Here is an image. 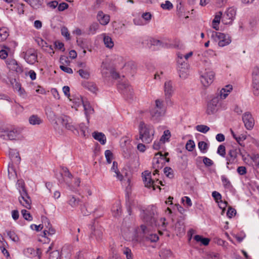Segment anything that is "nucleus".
Instances as JSON below:
<instances>
[{
	"label": "nucleus",
	"mask_w": 259,
	"mask_h": 259,
	"mask_svg": "<svg viewBox=\"0 0 259 259\" xmlns=\"http://www.w3.org/2000/svg\"><path fill=\"white\" fill-rule=\"evenodd\" d=\"M78 101L76 102V104L77 106H79L80 105L82 104L84 110L85 111V114L87 113H92L94 111L93 108H92L90 104L88 101H85L83 100V98L80 97V99H78Z\"/></svg>",
	"instance_id": "4468645a"
},
{
	"label": "nucleus",
	"mask_w": 259,
	"mask_h": 259,
	"mask_svg": "<svg viewBox=\"0 0 259 259\" xmlns=\"http://www.w3.org/2000/svg\"><path fill=\"white\" fill-rule=\"evenodd\" d=\"M194 240L197 242H200L202 245L206 246L209 242L210 239L208 238H204L201 235H196L194 237Z\"/></svg>",
	"instance_id": "c756f323"
},
{
	"label": "nucleus",
	"mask_w": 259,
	"mask_h": 259,
	"mask_svg": "<svg viewBox=\"0 0 259 259\" xmlns=\"http://www.w3.org/2000/svg\"><path fill=\"white\" fill-rule=\"evenodd\" d=\"M212 36L215 37L218 40V45L223 47L228 45L231 42V37L228 34H225L221 32H213Z\"/></svg>",
	"instance_id": "39448f33"
},
{
	"label": "nucleus",
	"mask_w": 259,
	"mask_h": 259,
	"mask_svg": "<svg viewBox=\"0 0 259 259\" xmlns=\"http://www.w3.org/2000/svg\"><path fill=\"white\" fill-rule=\"evenodd\" d=\"M77 43L78 46H79L82 49H88V45H87V44L84 41V40L82 39H77Z\"/></svg>",
	"instance_id": "774afa93"
},
{
	"label": "nucleus",
	"mask_w": 259,
	"mask_h": 259,
	"mask_svg": "<svg viewBox=\"0 0 259 259\" xmlns=\"http://www.w3.org/2000/svg\"><path fill=\"white\" fill-rule=\"evenodd\" d=\"M174 90L172 83L170 81H166L164 83V93L166 96L165 100L167 103L169 100V97L172 95Z\"/></svg>",
	"instance_id": "dca6fc26"
},
{
	"label": "nucleus",
	"mask_w": 259,
	"mask_h": 259,
	"mask_svg": "<svg viewBox=\"0 0 259 259\" xmlns=\"http://www.w3.org/2000/svg\"><path fill=\"white\" fill-rule=\"evenodd\" d=\"M178 64L180 68V77L181 78H186L187 75L189 65L188 61H186L183 58L182 54L178 55Z\"/></svg>",
	"instance_id": "20e7f679"
},
{
	"label": "nucleus",
	"mask_w": 259,
	"mask_h": 259,
	"mask_svg": "<svg viewBox=\"0 0 259 259\" xmlns=\"http://www.w3.org/2000/svg\"><path fill=\"white\" fill-rule=\"evenodd\" d=\"M10 158L12 160H15L16 162L19 163L20 161L21 158L19 153L14 149H10L9 150Z\"/></svg>",
	"instance_id": "5701e85b"
},
{
	"label": "nucleus",
	"mask_w": 259,
	"mask_h": 259,
	"mask_svg": "<svg viewBox=\"0 0 259 259\" xmlns=\"http://www.w3.org/2000/svg\"><path fill=\"white\" fill-rule=\"evenodd\" d=\"M62 172H60V175H61V177H62L63 175H64V176L65 177H66L69 179H71L72 178V174L69 172V171L67 168L63 167L62 168ZM58 179L59 182L60 183H62L65 182V180L63 178H62L61 179H59V178H58Z\"/></svg>",
	"instance_id": "c85d7f7f"
},
{
	"label": "nucleus",
	"mask_w": 259,
	"mask_h": 259,
	"mask_svg": "<svg viewBox=\"0 0 259 259\" xmlns=\"http://www.w3.org/2000/svg\"><path fill=\"white\" fill-rule=\"evenodd\" d=\"M97 18L99 21L100 23L102 25H107L110 20L109 16L105 15L102 11L98 12Z\"/></svg>",
	"instance_id": "f3484780"
},
{
	"label": "nucleus",
	"mask_w": 259,
	"mask_h": 259,
	"mask_svg": "<svg viewBox=\"0 0 259 259\" xmlns=\"http://www.w3.org/2000/svg\"><path fill=\"white\" fill-rule=\"evenodd\" d=\"M233 89L232 86L231 85H227L225 87V88H223L220 93L219 97L221 99H225L228 95L229 93H230Z\"/></svg>",
	"instance_id": "4be33fe9"
},
{
	"label": "nucleus",
	"mask_w": 259,
	"mask_h": 259,
	"mask_svg": "<svg viewBox=\"0 0 259 259\" xmlns=\"http://www.w3.org/2000/svg\"><path fill=\"white\" fill-rule=\"evenodd\" d=\"M89 70V68H87L85 70L81 69H79L77 72L81 77L84 79H89L90 76Z\"/></svg>",
	"instance_id": "72a5a7b5"
},
{
	"label": "nucleus",
	"mask_w": 259,
	"mask_h": 259,
	"mask_svg": "<svg viewBox=\"0 0 259 259\" xmlns=\"http://www.w3.org/2000/svg\"><path fill=\"white\" fill-rule=\"evenodd\" d=\"M212 196L218 203H219V200H220L221 201L222 199L221 194L217 191H213L212 193Z\"/></svg>",
	"instance_id": "338daca9"
},
{
	"label": "nucleus",
	"mask_w": 259,
	"mask_h": 259,
	"mask_svg": "<svg viewBox=\"0 0 259 259\" xmlns=\"http://www.w3.org/2000/svg\"><path fill=\"white\" fill-rule=\"evenodd\" d=\"M99 25L97 22L93 23L88 29V34H94L99 29Z\"/></svg>",
	"instance_id": "c9c22d12"
},
{
	"label": "nucleus",
	"mask_w": 259,
	"mask_h": 259,
	"mask_svg": "<svg viewBox=\"0 0 259 259\" xmlns=\"http://www.w3.org/2000/svg\"><path fill=\"white\" fill-rule=\"evenodd\" d=\"M141 215L145 225H141L140 228L144 235L149 232L150 229L148 227L152 229L159 227L160 225L161 229H164L166 227V224L164 222L165 219L161 218L158 219V215L155 213L153 209L143 210Z\"/></svg>",
	"instance_id": "f257e3e1"
},
{
	"label": "nucleus",
	"mask_w": 259,
	"mask_h": 259,
	"mask_svg": "<svg viewBox=\"0 0 259 259\" xmlns=\"http://www.w3.org/2000/svg\"><path fill=\"white\" fill-rule=\"evenodd\" d=\"M198 148L202 153H205L208 148L207 144L204 141H200L198 144Z\"/></svg>",
	"instance_id": "49530a36"
},
{
	"label": "nucleus",
	"mask_w": 259,
	"mask_h": 259,
	"mask_svg": "<svg viewBox=\"0 0 259 259\" xmlns=\"http://www.w3.org/2000/svg\"><path fill=\"white\" fill-rule=\"evenodd\" d=\"M21 55L28 64H34L37 62V55L33 49H30L26 52H23L21 53Z\"/></svg>",
	"instance_id": "423d86ee"
},
{
	"label": "nucleus",
	"mask_w": 259,
	"mask_h": 259,
	"mask_svg": "<svg viewBox=\"0 0 259 259\" xmlns=\"http://www.w3.org/2000/svg\"><path fill=\"white\" fill-rule=\"evenodd\" d=\"M161 7L163 9L169 10L172 8L173 6L171 2L166 1L165 4H162L161 5Z\"/></svg>",
	"instance_id": "680f3d73"
},
{
	"label": "nucleus",
	"mask_w": 259,
	"mask_h": 259,
	"mask_svg": "<svg viewBox=\"0 0 259 259\" xmlns=\"http://www.w3.org/2000/svg\"><path fill=\"white\" fill-rule=\"evenodd\" d=\"M80 210L82 214L84 216L89 215L92 211L91 210H88V206L86 204L83 205H81Z\"/></svg>",
	"instance_id": "603ef678"
},
{
	"label": "nucleus",
	"mask_w": 259,
	"mask_h": 259,
	"mask_svg": "<svg viewBox=\"0 0 259 259\" xmlns=\"http://www.w3.org/2000/svg\"><path fill=\"white\" fill-rule=\"evenodd\" d=\"M84 87L88 90L90 91L93 93H96L97 91V87L96 84L93 82H88L84 84Z\"/></svg>",
	"instance_id": "e433bc0d"
},
{
	"label": "nucleus",
	"mask_w": 259,
	"mask_h": 259,
	"mask_svg": "<svg viewBox=\"0 0 259 259\" xmlns=\"http://www.w3.org/2000/svg\"><path fill=\"white\" fill-rule=\"evenodd\" d=\"M162 156H163V154L160 152H158L155 154V157L154 158V160H156L155 163H153V167L154 168H157V167L158 168L159 167L158 166H156V164H159V163L158 158H161V157H162Z\"/></svg>",
	"instance_id": "052dcab7"
},
{
	"label": "nucleus",
	"mask_w": 259,
	"mask_h": 259,
	"mask_svg": "<svg viewBox=\"0 0 259 259\" xmlns=\"http://www.w3.org/2000/svg\"><path fill=\"white\" fill-rule=\"evenodd\" d=\"M17 187L20 194H22L23 191H27L25 188L24 182L22 180H17Z\"/></svg>",
	"instance_id": "4c0bfd02"
},
{
	"label": "nucleus",
	"mask_w": 259,
	"mask_h": 259,
	"mask_svg": "<svg viewBox=\"0 0 259 259\" xmlns=\"http://www.w3.org/2000/svg\"><path fill=\"white\" fill-rule=\"evenodd\" d=\"M7 235L14 242L19 241V237L14 231H8Z\"/></svg>",
	"instance_id": "8fccbe9b"
},
{
	"label": "nucleus",
	"mask_w": 259,
	"mask_h": 259,
	"mask_svg": "<svg viewBox=\"0 0 259 259\" xmlns=\"http://www.w3.org/2000/svg\"><path fill=\"white\" fill-rule=\"evenodd\" d=\"M120 88L123 90L122 93L127 100L131 99L133 98V89L131 86L128 84L123 83L120 85Z\"/></svg>",
	"instance_id": "2eb2a0df"
},
{
	"label": "nucleus",
	"mask_w": 259,
	"mask_h": 259,
	"mask_svg": "<svg viewBox=\"0 0 259 259\" xmlns=\"http://www.w3.org/2000/svg\"><path fill=\"white\" fill-rule=\"evenodd\" d=\"M143 181L145 187L148 188L152 187L153 190L155 189V185L154 184V182L151 178L150 173H148L147 176H144Z\"/></svg>",
	"instance_id": "412c9836"
},
{
	"label": "nucleus",
	"mask_w": 259,
	"mask_h": 259,
	"mask_svg": "<svg viewBox=\"0 0 259 259\" xmlns=\"http://www.w3.org/2000/svg\"><path fill=\"white\" fill-rule=\"evenodd\" d=\"M60 62L62 65L65 66V65H69L70 64V61L68 60V58L65 56H62L60 58Z\"/></svg>",
	"instance_id": "0e129e2a"
},
{
	"label": "nucleus",
	"mask_w": 259,
	"mask_h": 259,
	"mask_svg": "<svg viewBox=\"0 0 259 259\" xmlns=\"http://www.w3.org/2000/svg\"><path fill=\"white\" fill-rule=\"evenodd\" d=\"M121 206L119 203H116L112 208V215L114 217H118L121 213Z\"/></svg>",
	"instance_id": "f704fd0d"
},
{
	"label": "nucleus",
	"mask_w": 259,
	"mask_h": 259,
	"mask_svg": "<svg viewBox=\"0 0 259 259\" xmlns=\"http://www.w3.org/2000/svg\"><path fill=\"white\" fill-rule=\"evenodd\" d=\"M147 240H150L151 242H156L158 239L159 237L156 234H150L145 236Z\"/></svg>",
	"instance_id": "864d4df0"
},
{
	"label": "nucleus",
	"mask_w": 259,
	"mask_h": 259,
	"mask_svg": "<svg viewBox=\"0 0 259 259\" xmlns=\"http://www.w3.org/2000/svg\"><path fill=\"white\" fill-rule=\"evenodd\" d=\"M196 129L198 132L202 133H206L209 130V127L205 125L200 124L196 126Z\"/></svg>",
	"instance_id": "79ce46f5"
},
{
	"label": "nucleus",
	"mask_w": 259,
	"mask_h": 259,
	"mask_svg": "<svg viewBox=\"0 0 259 259\" xmlns=\"http://www.w3.org/2000/svg\"><path fill=\"white\" fill-rule=\"evenodd\" d=\"M58 120L60 121L64 126H65L69 122L70 118L67 116L63 115L59 117Z\"/></svg>",
	"instance_id": "37998d69"
},
{
	"label": "nucleus",
	"mask_w": 259,
	"mask_h": 259,
	"mask_svg": "<svg viewBox=\"0 0 259 259\" xmlns=\"http://www.w3.org/2000/svg\"><path fill=\"white\" fill-rule=\"evenodd\" d=\"M221 180L222 181L223 185L225 188L230 189L232 187L230 181L229 180L228 178L226 177V176H222Z\"/></svg>",
	"instance_id": "ea45409f"
},
{
	"label": "nucleus",
	"mask_w": 259,
	"mask_h": 259,
	"mask_svg": "<svg viewBox=\"0 0 259 259\" xmlns=\"http://www.w3.org/2000/svg\"><path fill=\"white\" fill-rule=\"evenodd\" d=\"M101 71L102 76L104 77H107L109 76L110 71H112V68L108 63L103 62L101 66Z\"/></svg>",
	"instance_id": "a211bd4d"
},
{
	"label": "nucleus",
	"mask_w": 259,
	"mask_h": 259,
	"mask_svg": "<svg viewBox=\"0 0 259 259\" xmlns=\"http://www.w3.org/2000/svg\"><path fill=\"white\" fill-rule=\"evenodd\" d=\"M21 213L24 219L28 221H31L32 220V216L31 214L26 209H22L21 210Z\"/></svg>",
	"instance_id": "c03bdc74"
},
{
	"label": "nucleus",
	"mask_w": 259,
	"mask_h": 259,
	"mask_svg": "<svg viewBox=\"0 0 259 259\" xmlns=\"http://www.w3.org/2000/svg\"><path fill=\"white\" fill-rule=\"evenodd\" d=\"M34 9H38L43 4V0H24Z\"/></svg>",
	"instance_id": "a878e982"
},
{
	"label": "nucleus",
	"mask_w": 259,
	"mask_h": 259,
	"mask_svg": "<svg viewBox=\"0 0 259 259\" xmlns=\"http://www.w3.org/2000/svg\"><path fill=\"white\" fill-rule=\"evenodd\" d=\"M81 200L73 195L68 196V204L73 208H75L80 204Z\"/></svg>",
	"instance_id": "6ab92c4d"
},
{
	"label": "nucleus",
	"mask_w": 259,
	"mask_h": 259,
	"mask_svg": "<svg viewBox=\"0 0 259 259\" xmlns=\"http://www.w3.org/2000/svg\"><path fill=\"white\" fill-rule=\"evenodd\" d=\"M163 171L164 173L167 177L171 178L173 176V175L171 173L172 172V169L171 167L166 166L164 168Z\"/></svg>",
	"instance_id": "69168bd1"
},
{
	"label": "nucleus",
	"mask_w": 259,
	"mask_h": 259,
	"mask_svg": "<svg viewBox=\"0 0 259 259\" xmlns=\"http://www.w3.org/2000/svg\"><path fill=\"white\" fill-rule=\"evenodd\" d=\"M92 135L94 138L98 141L102 145H104L106 143V138L103 133L94 132Z\"/></svg>",
	"instance_id": "aec40b11"
},
{
	"label": "nucleus",
	"mask_w": 259,
	"mask_h": 259,
	"mask_svg": "<svg viewBox=\"0 0 259 259\" xmlns=\"http://www.w3.org/2000/svg\"><path fill=\"white\" fill-rule=\"evenodd\" d=\"M139 138L143 143H150L153 140L155 133L152 125L140 122L139 126Z\"/></svg>",
	"instance_id": "f03ea898"
},
{
	"label": "nucleus",
	"mask_w": 259,
	"mask_h": 259,
	"mask_svg": "<svg viewBox=\"0 0 259 259\" xmlns=\"http://www.w3.org/2000/svg\"><path fill=\"white\" fill-rule=\"evenodd\" d=\"M221 98L219 96L212 98L207 104L206 113L208 115L214 114L218 110V104Z\"/></svg>",
	"instance_id": "1a4fd4ad"
},
{
	"label": "nucleus",
	"mask_w": 259,
	"mask_h": 259,
	"mask_svg": "<svg viewBox=\"0 0 259 259\" xmlns=\"http://www.w3.org/2000/svg\"><path fill=\"white\" fill-rule=\"evenodd\" d=\"M165 108L163 102L159 99L155 101V106L150 110L151 118L152 120L157 122L160 117L164 115Z\"/></svg>",
	"instance_id": "7ed1b4c3"
},
{
	"label": "nucleus",
	"mask_w": 259,
	"mask_h": 259,
	"mask_svg": "<svg viewBox=\"0 0 259 259\" xmlns=\"http://www.w3.org/2000/svg\"><path fill=\"white\" fill-rule=\"evenodd\" d=\"M214 77V73L213 71L206 72L201 75V82L204 87H208L213 82Z\"/></svg>",
	"instance_id": "9d476101"
},
{
	"label": "nucleus",
	"mask_w": 259,
	"mask_h": 259,
	"mask_svg": "<svg viewBox=\"0 0 259 259\" xmlns=\"http://www.w3.org/2000/svg\"><path fill=\"white\" fill-rule=\"evenodd\" d=\"M61 34L63 36L65 37L67 40H69L70 39V34L68 32V29L66 27H63L62 28Z\"/></svg>",
	"instance_id": "e2e57ef3"
},
{
	"label": "nucleus",
	"mask_w": 259,
	"mask_h": 259,
	"mask_svg": "<svg viewBox=\"0 0 259 259\" xmlns=\"http://www.w3.org/2000/svg\"><path fill=\"white\" fill-rule=\"evenodd\" d=\"M123 253L126 255L127 259H133V255L130 248L127 247L124 248L123 250Z\"/></svg>",
	"instance_id": "13d9d810"
},
{
	"label": "nucleus",
	"mask_w": 259,
	"mask_h": 259,
	"mask_svg": "<svg viewBox=\"0 0 259 259\" xmlns=\"http://www.w3.org/2000/svg\"><path fill=\"white\" fill-rule=\"evenodd\" d=\"M104 45L107 48L111 49L114 46V42L112 38L109 36H104L103 38Z\"/></svg>",
	"instance_id": "473e14b6"
},
{
	"label": "nucleus",
	"mask_w": 259,
	"mask_h": 259,
	"mask_svg": "<svg viewBox=\"0 0 259 259\" xmlns=\"http://www.w3.org/2000/svg\"><path fill=\"white\" fill-rule=\"evenodd\" d=\"M170 132L169 130H166L164 132L163 135L161 136L160 141L164 142L165 140L168 141L170 137Z\"/></svg>",
	"instance_id": "5fc2aeb1"
},
{
	"label": "nucleus",
	"mask_w": 259,
	"mask_h": 259,
	"mask_svg": "<svg viewBox=\"0 0 259 259\" xmlns=\"http://www.w3.org/2000/svg\"><path fill=\"white\" fill-rule=\"evenodd\" d=\"M236 15V11L234 8H229L222 17V22L225 24H230Z\"/></svg>",
	"instance_id": "9b49d317"
},
{
	"label": "nucleus",
	"mask_w": 259,
	"mask_h": 259,
	"mask_svg": "<svg viewBox=\"0 0 259 259\" xmlns=\"http://www.w3.org/2000/svg\"><path fill=\"white\" fill-rule=\"evenodd\" d=\"M60 257V252L56 250L50 252L49 259H59Z\"/></svg>",
	"instance_id": "3c124183"
},
{
	"label": "nucleus",
	"mask_w": 259,
	"mask_h": 259,
	"mask_svg": "<svg viewBox=\"0 0 259 259\" xmlns=\"http://www.w3.org/2000/svg\"><path fill=\"white\" fill-rule=\"evenodd\" d=\"M238 153H240V154L242 155L241 150L240 149H235L233 148L229 150L228 155L234 160L237 158Z\"/></svg>",
	"instance_id": "2f4dec72"
},
{
	"label": "nucleus",
	"mask_w": 259,
	"mask_h": 259,
	"mask_svg": "<svg viewBox=\"0 0 259 259\" xmlns=\"http://www.w3.org/2000/svg\"><path fill=\"white\" fill-rule=\"evenodd\" d=\"M19 201L21 204L27 209H30L31 200L28 194L27 191H23L20 194V197L19 198Z\"/></svg>",
	"instance_id": "ddd939ff"
},
{
	"label": "nucleus",
	"mask_w": 259,
	"mask_h": 259,
	"mask_svg": "<svg viewBox=\"0 0 259 259\" xmlns=\"http://www.w3.org/2000/svg\"><path fill=\"white\" fill-rule=\"evenodd\" d=\"M9 33L6 29H0V40L3 41L7 39Z\"/></svg>",
	"instance_id": "09e8293b"
},
{
	"label": "nucleus",
	"mask_w": 259,
	"mask_h": 259,
	"mask_svg": "<svg viewBox=\"0 0 259 259\" xmlns=\"http://www.w3.org/2000/svg\"><path fill=\"white\" fill-rule=\"evenodd\" d=\"M253 93L255 96H259V83L252 82Z\"/></svg>",
	"instance_id": "bf43d9fd"
},
{
	"label": "nucleus",
	"mask_w": 259,
	"mask_h": 259,
	"mask_svg": "<svg viewBox=\"0 0 259 259\" xmlns=\"http://www.w3.org/2000/svg\"><path fill=\"white\" fill-rule=\"evenodd\" d=\"M103 235V232L101 229H94V230L92 232L90 237L93 238L95 237L97 240H100L102 239Z\"/></svg>",
	"instance_id": "7c9ffc66"
},
{
	"label": "nucleus",
	"mask_w": 259,
	"mask_h": 259,
	"mask_svg": "<svg viewBox=\"0 0 259 259\" xmlns=\"http://www.w3.org/2000/svg\"><path fill=\"white\" fill-rule=\"evenodd\" d=\"M6 63L10 69L14 71L17 74H20L23 72L22 65L13 59H8Z\"/></svg>",
	"instance_id": "6e6552de"
},
{
	"label": "nucleus",
	"mask_w": 259,
	"mask_h": 259,
	"mask_svg": "<svg viewBox=\"0 0 259 259\" xmlns=\"http://www.w3.org/2000/svg\"><path fill=\"white\" fill-rule=\"evenodd\" d=\"M19 135V132L15 129L11 131L3 130L0 131V138L4 140H16Z\"/></svg>",
	"instance_id": "0eeeda50"
},
{
	"label": "nucleus",
	"mask_w": 259,
	"mask_h": 259,
	"mask_svg": "<svg viewBox=\"0 0 259 259\" xmlns=\"http://www.w3.org/2000/svg\"><path fill=\"white\" fill-rule=\"evenodd\" d=\"M111 253L108 257V259H120L119 255L117 253L115 249L112 247L111 248Z\"/></svg>",
	"instance_id": "6e6d98bb"
},
{
	"label": "nucleus",
	"mask_w": 259,
	"mask_h": 259,
	"mask_svg": "<svg viewBox=\"0 0 259 259\" xmlns=\"http://www.w3.org/2000/svg\"><path fill=\"white\" fill-rule=\"evenodd\" d=\"M242 120L247 130H250L253 128L254 119L250 112H246L243 114Z\"/></svg>",
	"instance_id": "f8f14e48"
},
{
	"label": "nucleus",
	"mask_w": 259,
	"mask_h": 259,
	"mask_svg": "<svg viewBox=\"0 0 259 259\" xmlns=\"http://www.w3.org/2000/svg\"><path fill=\"white\" fill-rule=\"evenodd\" d=\"M252 82L259 83V69L255 67L252 71Z\"/></svg>",
	"instance_id": "58836bf2"
},
{
	"label": "nucleus",
	"mask_w": 259,
	"mask_h": 259,
	"mask_svg": "<svg viewBox=\"0 0 259 259\" xmlns=\"http://www.w3.org/2000/svg\"><path fill=\"white\" fill-rule=\"evenodd\" d=\"M46 114L49 120L52 122H55V123L57 124L56 121V115L55 114L54 111L51 108H46Z\"/></svg>",
	"instance_id": "b1692460"
},
{
	"label": "nucleus",
	"mask_w": 259,
	"mask_h": 259,
	"mask_svg": "<svg viewBox=\"0 0 259 259\" xmlns=\"http://www.w3.org/2000/svg\"><path fill=\"white\" fill-rule=\"evenodd\" d=\"M118 163L116 161H113V165L111 167V170L114 172L115 174V176L119 180L122 181L123 179V176L120 174V171L118 170Z\"/></svg>",
	"instance_id": "bb28decb"
},
{
	"label": "nucleus",
	"mask_w": 259,
	"mask_h": 259,
	"mask_svg": "<svg viewBox=\"0 0 259 259\" xmlns=\"http://www.w3.org/2000/svg\"><path fill=\"white\" fill-rule=\"evenodd\" d=\"M217 153L221 156L225 157L226 155V148L225 146L221 145L219 146Z\"/></svg>",
	"instance_id": "4d7b16f0"
},
{
	"label": "nucleus",
	"mask_w": 259,
	"mask_h": 259,
	"mask_svg": "<svg viewBox=\"0 0 259 259\" xmlns=\"http://www.w3.org/2000/svg\"><path fill=\"white\" fill-rule=\"evenodd\" d=\"M29 122L31 125H39L42 122V120L36 115H32L29 118Z\"/></svg>",
	"instance_id": "393cba45"
},
{
	"label": "nucleus",
	"mask_w": 259,
	"mask_h": 259,
	"mask_svg": "<svg viewBox=\"0 0 259 259\" xmlns=\"http://www.w3.org/2000/svg\"><path fill=\"white\" fill-rule=\"evenodd\" d=\"M10 50V49L8 47L4 46L3 49L0 51V58L2 59H6L8 56V51Z\"/></svg>",
	"instance_id": "a19ab883"
},
{
	"label": "nucleus",
	"mask_w": 259,
	"mask_h": 259,
	"mask_svg": "<svg viewBox=\"0 0 259 259\" xmlns=\"http://www.w3.org/2000/svg\"><path fill=\"white\" fill-rule=\"evenodd\" d=\"M195 147V143L192 140H188L186 144V149L189 151H192Z\"/></svg>",
	"instance_id": "de8ad7c7"
},
{
	"label": "nucleus",
	"mask_w": 259,
	"mask_h": 259,
	"mask_svg": "<svg viewBox=\"0 0 259 259\" xmlns=\"http://www.w3.org/2000/svg\"><path fill=\"white\" fill-rule=\"evenodd\" d=\"M11 83L13 84L14 89L18 92L20 95H23L25 93V91L21 88L20 83L17 82L16 79H14L13 81H11Z\"/></svg>",
	"instance_id": "cd10ccee"
},
{
	"label": "nucleus",
	"mask_w": 259,
	"mask_h": 259,
	"mask_svg": "<svg viewBox=\"0 0 259 259\" xmlns=\"http://www.w3.org/2000/svg\"><path fill=\"white\" fill-rule=\"evenodd\" d=\"M105 156L108 163H111L113 158V154L109 150H107L105 152Z\"/></svg>",
	"instance_id": "a18cd8bd"
}]
</instances>
